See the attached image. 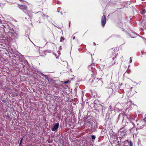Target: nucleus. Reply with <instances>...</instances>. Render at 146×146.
Here are the masks:
<instances>
[{
    "label": "nucleus",
    "instance_id": "16",
    "mask_svg": "<svg viewBox=\"0 0 146 146\" xmlns=\"http://www.w3.org/2000/svg\"><path fill=\"white\" fill-rule=\"evenodd\" d=\"M41 75L44 77H47V76L46 75H44V74H41Z\"/></svg>",
    "mask_w": 146,
    "mask_h": 146
},
{
    "label": "nucleus",
    "instance_id": "1",
    "mask_svg": "<svg viewBox=\"0 0 146 146\" xmlns=\"http://www.w3.org/2000/svg\"><path fill=\"white\" fill-rule=\"evenodd\" d=\"M129 115H126L124 113H120L118 116V120H121L123 121V120H126V119H129Z\"/></svg>",
    "mask_w": 146,
    "mask_h": 146
},
{
    "label": "nucleus",
    "instance_id": "23",
    "mask_svg": "<svg viewBox=\"0 0 146 146\" xmlns=\"http://www.w3.org/2000/svg\"><path fill=\"white\" fill-rule=\"evenodd\" d=\"M3 29L4 30V28H3Z\"/></svg>",
    "mask_w": 146,
    "mask_h": 146
},
{
    "label": "nucleus",
    "instance_id": "21",
    "mask_svg": "<svg viewBox=\"0 0 146 146\" xmlns=\"http://www.w3.org/2000/svg\"><path fill=\"white\" fill-rule=\"evenodd\" d=\"M75 36H74V37H73V40H74V39H75Z\"/></svg>",
    "mask_w": 146,
    "mask_h": 146
},
{
    "label": "nucleus",
    "instance_id": "3",
    "mask_svg": "<svg viewBox=\"0 0 146 146\" xmlns=\"http://www.w3.org/2000/svg\"><path fill=\"white\" fill-rule=\"evenodd\" d=\"M17 34L15 32L14 30L13 29H10L9 32V35L10 37H14L16 36Z\"/></svg>",
    "mask_w": 146,
    "mask_h": 146
},
{
    "label": "nucleus",
    "instance_id": "6",
    "mask_svg": "<svg viewBox=\"0 0 146 146\" xmlns=\"http://www.w3.org/2000/svg\"><path fill=\"white\" fill-rule=\"evenodd\" d=\"M103 109V107L101 105H99L98 106L97 109L98 111H102Z\"/></svg>",
    "mask_w": 146,
    "mask_h": 146
},
{
    "label": "nucleus",
    "instance_id": "18",
    "mask_svg": "<svg viewBox=\"0 0 146 146\" xmlns=\"http://www.w3.org/2000/svg\"><path fill=\"white\" fill-rule=\"evenodd\" d=\"M94 74L93 73L92 74V76L93 77V78L94 79L95 78L94 77Z\"/></svg>",
    "mask_w": 146,
    "mask_h": 146
},
{
    "label": "nucleus",
    "instance_id": "19",
    "mask_svg": "<svg viewBox=\"0 0 146 146\" xmlns=\"http://www.w3.org/2000/svg\"><path fill=\"white\" fill-rule=\"evenodd\" d=\"M145 121H146V117H145V118H144V119H143Z\"/></svg>",
    "mask_w": 146,
    "mask_h": 146
},
{
    "label": "nucleus",
    "instance_id": "13",
    "mask_svg": "<svg viewBox=\"0 0 146 146\" xmlns=\"http://www.w3.org/2000/svg\"><path fill=\"white\" fill-rule=\"evenodd\" d=\"M145 10H142V12L141 13L142 14H143L144 13H145Z\"/></svg>",
    "mask_w": 146,
    "mask_h": 146
},
{
    "label": "nucleus",
    "instance_id": "14",
    "mask_svg": "<svg viewBox=\"0 0 146 146\" xmlns=\"http://www.w3.org/2000/svg\"><path fill=\"white\" fill-rule=\"evenodd\" d=\"M22 140H23V138H22L21 139V141H20V142L19 144V145L20 146L21 145V144L22 143Z\"/></svg>",
    "mask_w": 146,
    "mask_h": 146
},
{
    "label": "nucleus",
    "instance_id": "20",
    "mask_svg": "<svg viewBox=\"0 0 146 146\" xmlns=\"http://www.w3.org/2000/svg\"><path fill=\"white\" fill-rule=\"evenodd\" d=\"M68 83V82L67 81H66L64 82V83H66V84L67 83Z\"/></svg>",
    "mask_w": 146,
    "mask_h": 146
},
{
    "label": "nucleus",
    "instance_id": "17",
    "mask_svg": "<svg viewBox=\"0 0 146 146\" xmlns=\"http://www.w3.org/2000/svg\"><path fill=\"white\" fill-rule=\"evenodd\" d=\"M132 61V59L131 57H130V62L131 63Z\"/></svg>",
    "mask_w": 146,
    "mask_h": 146
},
{
    "label": "nucleus",
    "instance_id": "2",
    "mask_svg": "<svg viewBox=\"0 0 146 146\" xmlns=\"http://www.w3.org/2000/svg\"><path fill=\"white\" fill-rule=\"evenodd\" d=\"M95 124V123L94 122L92 121V122L88 121L86 123L85 126L87 127L92 128L93 127H94V125Z\"/></svg>",
    "mask_w": 146,
    "mask_h": 146
},
{
    "label": "nucleus",
    "instance_id": "8",
    "mask_svg": "<svg viewBox=\"0 0 146 146\" xmlns=\"http://www.w3.org/2000/svg\"><path fill=\"white\" fill-rule=\"evenodd\" d=\"M127 142L129 143V146H133V144L132 142L131 141H129L128 140H127Z\"/></svg>",
    "mask_w": 146,
    "mask_h": 146
},
{
    "label": "nucleus",
    "instance_id": "10",
    "mask_svg": "<svg viewBox=\"0 0 146 146\" xmlns=\"http://www.w3.org/2000/svg\"><path fill=\"white\" fill-rule=\"evenodd\" d=\"M64 40V37H61L60 38V42H62L63 40Z\"/></svg>",
    "mask_w": 146,
    "mask_h": 146
},
{
    "label": "nucleus",
    "instance_id": "12",
    "mask_svg": "<svg viewBox=\"0 0 146 146\" xmlns=\"http://www.w3.org/2000/svg\"><path fill=\"white\" fill-rule=\"evenodd\" d=\"M91 137L92 139H95L96 138V137L94 135H92Z\"/></svg>",
    "mask_w": 146,
    "mask_h": 146
},
{
    "label": "nucleus",
    "instance_id": "22",
    "mask_svg": "<svg viewBox=\"0 0 146 146\" xmlns=\"http://www.w3.org/2000/svg\"><path fill=\"white\" fill-rule=\"evenodd\" d=\"M93 43L94 44V45H96V44H95V42H94Z\"/></svg>",
    "mask_w": 146,
    "mask_h": 146
},
{
    "label": "nucleus",
    "instance_id": "11",
    "mask_svg": "<svg viewBox=\"0 0 146 146\" xmlns=\"http://www.w3.org/2000/svg\"><path fill=\"white\" fill-rule=\"evenodd\" d=\"M58 128H51L52 130L53 131H56Z\"/></svg>",
    "mask_w": 146,
    "mask_h": 146
},
{
    "label": "nucleus",
    "instance_id": "9",
    "mask_svg": "<svg viewBox=\"0 0 146 146\" xmlns=\"http://www.w3.org/2000/svg\"><path fill=\"white\" fill-rule=\"evenodd\" d=\"M129 119H130V120H129L130 121H132V120H133L134 119V117H130V116H129Z\"/></svg>",
    "mask_w": 146,
    "mask_h": 146
},
{
    "label": "nucleus",
    "instance_id": "5",
    "mask_svg": "<svg viewBox=\"0 0 146 146\" xmlns=\"http://www.w3.org/2000/svg\"><path fill=\"white\" fill-rule=\"evenodd\" d=\"M18 6L20 9L23 10L25 13V11H27V7L26 5H19Z\"/></svg>",
    "mask_w": 146,
    "mask_h": 146
},
{
    "label": "nucleus",
    "instance_id": "7",
    "mask_svg": "<svg viewBox=\"0 0 146 146\" xmlns=\"http://www.w3.org/2000/svg\"><path fill=\"white\" fill-rule=\"evenodd\" d=\"M59 123H56L55 124L53 128H58L59 127Z\"/></svg>",
    "mask_w": 146,
    "mask_h": 146
},
{
    "label": "nucleus",
    "instance_id": "15",
    "mask_svg": "<svg viewBox=\"0 0 146 146\" xmlns=\"http://www.w3.org/2000/svg\"><path fill=\"white\" fill-rule=\"evenodd\" d=\"M10 117V116H9V115H8V114H7V116H6V118H7V119H8Z\"/></svg>",
    "mask_w": 146,
    "mask_h": 146
},
{
    "label": "nucleus",
    "instance_id": "4",
    "mask_svg": "<svg viewBox=\"0 0 146 146\" xmlns=\"http://www.w3.org/2000/svg\"><path fill=\"white\" fill-rule=\"evenodd\" d=\"M106 17L105 15H104L101 18V23L102 26L104 27L106 24Z\"/></svg>",
    "mask_w": 146,
    "mask_h": 146
}]
</instances>
